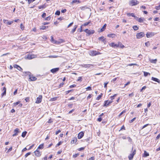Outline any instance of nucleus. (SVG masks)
Returning a JSON list of instances; mask_svg holds the SVG:
<instances>
[{
    "mask_svg": "<svg viewBox=\"0 0 160 160\" xmlns=\"http://www.w3.org/2000/svg\"><path fill=\"white\" fill-rule=\"evenodd\" d=\"M150 125L149 124H147L144 125L140 130L139 133L142 136H144L146 134H148L149 132H150L152 129V127H148L146 129H143L145 128L148 125Z\"/></svg>",
    "mask_w": 160,
    "mask_h": 160,
    "instance_id": "obj_1",
    "label": "nucleus"
},
{
    "mask_svg": "<svg viewBox=\"0 0 160 160\" xmlns=\"http://www.w3.org/2000/svg\"><path fill=\"white\" fill-rule=\"evenodd\" d=\"M25 74H27V75H28L29 77V81H35L37 80V78L34 77L32 75L31 73L29 72H25Z\"/></svg>",
    "mask_w": 160,
    "mask_h": 160,
    "instance_id": "obj_2",
    "label": "nucleus"
},
{
    "mask_svg": "<svg viewBox=\"0 0 160 160\" xmlns=\"http://www.w3.org/2000/svg\"><path fill=\"white\" fill-rule=\"evenodd\" d=\"M89 54L90 56H94L97 55H100L101 54V53L98 52H97L96 51H91Z\"/></svg>",
    "mask_w": 160,
    "mask_h": 160,
    "instance_id": "obj_3",
    "label": "nucleus"
},
{
    "mask_svg": "<svg viewBox=\"0 0 160 160\" xmlns=\"http://www.w3.org/2000/svg\"><path fill=\"white\" fill-rule=\"evenodd\" d=\"M139 2L137 0H131L129 2V4L131 6H135L138 4Z\"/></svg>",
    "mask_w": 160,
    "mask_h": 160,
    "instance_id": "obj_4",
    "label": "nucleus"
},
{
    "mask_svg": "<svg viewBox=\"0 0 160 160\" xmlns=\"http://www.w3.org/2000/svg\"><path fill=\"white\" fill-rule=\"evenodd\" d=\"M132 152L131 153L129 156H128V158L129 160H132V159L133 158L134 156L136 154V150L135 149H134V150H133V148L132 147Z\"/></svg>",
    "mask_w": 160,
    "mask_h": 160,
    "instance_id": "obj_5",
    "label": "nucleus"
},
{
    "mask_svg": "<svg viewBox=\"0 0 160 160\" xmlns=\"http://www.w3.org/2000/svg\"><path fill=\"white\" fill-rule=\"evenodd\" d=\"M145 34L143 32H140L137 33L136 34L137 38V39H140L145 36Z\"/></svg>",
    "mask_w": 160,
    "mask_h": 160,
    "instance_id": "obj_6",
    "label": "nucleus"
},
{
    "mask_svg": "<svg viewBox=\"0 0 160 160\" xmlns=\"http://www.w3.org/2000/svg\"><path fill=\"white\" fill-rule=\"evenodd\" d=\"M20 132V129L18 128H17L14 131V134L12 135V137H14L17 136Z\"/></svg>",
    "mask_w": 160,
    "mask_h": 160,
    "instance_id": "obj_7",
    "label": "nucleus"
},
{
    "mask_svg": "<svg viewBox=\"0 0 160 160\" xmlns=\"http://www.w3.org/2000/svg\"><path fill=\"white\" fill-rule=\"evenodd\" d=\"M42 96L41 95H39V97L37 98L36 101L35 102L36 103H39L42 100Z\"/></svg>",
    "mask_w": 160,
    "mask_h": 160,
    "instance_id": "obj_8",
    "label": "nucleus"
},
{
    "mask_svg": "<svg viewBox=\"0 0 160 160\" xmlns=\"http://www.w3.org/2000/svg\"><path fill=\"white\" fill-rule=\"evenodd\" d=\"M84 31L86 33L88 34L89 35L93 34L94 31L93 30H89L88 29H86L84 30Z\"/></svg>",
    "mask_w": 160,
    "mask_h": 160,
    "instance_id": "obj_9",
    "label": "nucleus"
},
{
    "mask_svg": "<svg viewBox=\"0 0 160 160\" xmlns=\"http://www.w3.org/2000/svg\"><path fill=\"white\" fill-rule=\"evenodd\" d=\"M34 153H35V155L37 157H39L41 155V152H40V151L37 149L34 152Z\"/></svg>",
    "mask_w": 160,
    "mask_h": 160,
    "instance_id": "obj_10",
    "label": "nucleus"
},
{
    "mask_svg": "<svg viewBox=\"0 0 160 160\" xmlns=\"http://www.w3.org/2000/svg\"><path fill=\"white\" fill-rule=\"evenodd\" d=\"M155 35V33L152 32H148L146 34L147 38H149L151 37L152 36H153Z\"/></svg>",
    "mask_w": 160,
    "mask_h": 160,
    "instance_id": "obj_11",
    "label": "nucleus"
},
{
    "mask_svg": "<svg viewBox=\"0 0 160 160\" xmlns=\"http://www.w3.org/2000/svg\"><path fill=\"white\" fill-rule=\"evenodd\" d=\"M36 57V56L34 54L29 55L28 54L27 57V58L28 59H31Z\"/></svg>",
    "mask_w": 160,
    "mask_h": 160,
    "instance_id": "obj_12",
    "label": "nucleus"
},
{
    "mask_svg": "<svg viewBox=\"0 0 160 160\" xmlns=\"http://www.w3.org/2000/svg\"><path fill=\"white\" fill-rule=\"evenodd\" d=\"M59 70V68H52L50 70V71L53 73H55L56 72L58 71Z\"/></svg>",
    "mask_w": 160,
    "mask_h": 160,
    "instance_id": "obj_13",
    "label": "nucleus"
},
{
    "mask_svg": "<svg viewBox=\"0 0 160 160\" xmlns=\"http://www.w3.org/2000/svg\"><path fill=\"white\" fill-rule=\"evenodd\" d=\"M112 102V101H109L108 102V100L105 101H104V104L103 105V107L107 106H108L110 103Z\"/></svg>",
    "mask_w": 160,
    "mask_h": 160,
    "instance_id": "obj_14",
    "label": "nucleus"
},
{
    "mask_svg": "<svg viewBox=\"0 0 160 160\" xmlns=\"http://www.w3.org/2000/svg\"><path fill=\"white\" fill-rule=\"evenodd\" d=\"M84 136V133L83 132H80L78 135V138L79 139L81 138Z\"/></svg>",
    "mask_w": 160,
    "mask_h": 160,
    "instance_id": "obj_15",
    "label": "nucleus"
},
{
    "mask_svg": "<svg viewBox=\"0 0 160 160\" xmlns=\"http://www.w3.org/2000/svg\"><path fill=\"white\" fill-rule=\"evenodd\" d=\"M14 68H17L18 70L20 71H22V69L19 66L17 65H14Z\"/></svg>",
    "mask_w": 160,
    "mask_h": 160,
    "instance_id": "obj_16",
    "label": "nucleus"
},
{
    "mask_svg": "<svg viewBox=\"0 0 160 160\" xmlns=\"http://www.w3.org/2000/svg\"><path fill=\"white\" fill-rule=\"evenodd\" d=\"M98 39L99 40L102 41L104 44H105L106 43V39L104 38L103 37H99L98 38Z\"/></svg>",
    "mask_w": 160,
    "mask_h": 160,
    "instance_id": "obj_17",
    "label": "nucleus"
},
{
    "mask_svg": "<svg viewBox=\"0 0 160 160\" xmlns=\"http://www.w3.org/2000/svg\"><path fill=\"white\" fill-rule=\"evenodd\" d=\"M152 80L153 81L157 82L159 83H160V80L158 78L153 77H152Z\"/></svg>",
    "mask_w": 160,
    "mask_h": 160,
    "instance_id": "obj_18",
    "label": "nucleus"
},
{
    "mask_svg": "<svg viewBox=\"0 0 160 160\" xmlns=\"http://www.w3.org/2000/svg\"><path fill=\"white\" fill-rule=\"evenodd\" d=\"M51 40L52 42H53L56 44H58L59 43L58 42L55 41L52 36L51 37Z\"/></svg>",
    "mask_w": 160,
    "mask_h": 160,
    "instance_id": "obj_19",
    "label": "nucleus"
},
{
    "mask_svg": "<svg viewBox=\"0 0 160 160\" xmlns=\"http://www.w3.org/2000/svg\"><path fill=\"white\" fill-rule=\"evenodd\" d=\"M107 24H105L103 26L102 28L100 29V31H99L100 32H102L104 31L106 27Z\"/></svg>",
    "mask_w": 160,
    "mask_h": 160,
    "instance_id": "obj_20",
    "label": "nucleus"
},
{
    "mask_svg": "<svg viewBox=\"0 0 160 160\" xmlns=\"http://www.w3.org/2000/svg\"><path fill=\"white\" fill-rule=\"evenodd\" d=\"M82 67L84 68H90L91 66H93V65L92 64H84L83 65H82Z\"/></svg>",
    "mask_w": 160,
    "mask_h": 160,
    "instance_id": "obj_21",
    "label": "nucleus"
},
{
    "mask_svg": "<svg viewBox=\"0 0 160 160\" xmlns=\"http://www.w3.org/2000/svg\"><path fill=\"white\" fill-rule=\"evenodd\" d=\"M77 138L76 137H74L73 138V139L72 140L71 142L72 143H74L77 142Z\"/></svg>",
    "mask_w": 160,
    "mask_h": 160,
    "instance_id": "obj_22",
    "label": "nucleus"
},
{
    "mask_svg": "<svg viewBox=\"0 0 160 160\" xmlns=\"http://www.w3.org/2000/svg\"><path fill=\"white\" fill-rule=\"evenodd\" d=\"M129 16H131L132 17H134L135 18H138L137 17H136L135 16L134 14L133 13H128L127 14Z\"/></svg>",
    "mask_w": 160,
    "mask_h": 160,
    "instance_id": "obj_23",
    "label": "nucleus"
},
{
    "mask_svg": "<svg viewBox=\"0 0 160 160\" xmlns=\"http://www.w3.org/2000/svg\"><path fill=\"white\" fill-rule=\"evenodd\" d=\"M77 28V25H75L73 28L72 30V31L71 32V33H73L76 30V28Z\"/></svg>",
    "mask_w": 160,
    "mask_h": 160,
    "instance_id": "obj_24",
    "label": "nucleus"
},
{
    "mask_svg": "<svg viewBox=\"0 0 160 160\" xmlns=\"http://www.w3.org/2000/svg\"><path fill=\"white\" fill-rule=\"evenodd\" d=\"M80 3L81 2L79 0H73L72 2H71V4H73V3Z\"/></svg>",
    "mask_w": 160,
    "mask_h": 160,
    "instance_id": "obj_25",
    "label": "nucleus"
},
{
    "mask_svg": "<svg viewBox=\"0 0 160 160\" xmlns=\"http://www.w3.org/2000/svg\"><path fill=\"white\" fill-rule=\"evenodd\" d=\"M44 148V144H42L39 145L37 149L38 150L39 149H42Z\"/></svg>",
    "mask_w": 160,
    "mask_h": 160,
    "instance_id": "obj_26",
    "label": "nucleus"
},
{
    "mask_svg": "<svg viewBox=\"0 0 160 160\" xmlns=\"http://www.w3.org/2000/svg\"><path fill=\"white\" fill-rule=\"evenodd\" d=\"M3 90H4V92H3L2 93V96L5 95L6 94V88L5 87H4L3 88Z\"/></svg>",
    "mask_w": 160,
    "mask_h": 160,
    "instance_id": "obj_27",
    "label": "nucleus"
},
{
    "mask_svg": "<svg viewBox=\"0 0 160 160\" xmlns=\"http://www.w3.org/2000/svg\"><path fill=\"white\" fill-rule=\"evenodd\" d=\"M115 36V35L114 34H109L107 35L108 37H112V38H114Z\"/></svg>",
    "mask_w": 160,
    "mask_h": 160,
    "instance_id": "obj_28",
    "label": "nucleus"
},
{
    "mask_svg": "<svg viewBox=\"0 0 160 160\" xmlns=\"http://www.w3.org/2000/svg\"><path fill=\"white\" fill-rule=\"evenodd\" d=\"M46 6L45 4H44L38 7V8L39 9H43L46 8Z\"/></svg>",
    "mask_w": 160,
    "mask_h": 160,
    "instance_id": "obj_29",
    "label": "nucleus"
},
{
    "mask_svg": "<svg viewBox=\"0 0 160 160\" xmlns=\"http://www.w3.org/2000/svg\"><path fill=\"white\" fill-rule=\"evenodd\" d=\"M111 46L112 47H119V45L115 44L114 43H111Z\"/></svg>",
    "mask_w": 160,
    "mask_h": 160,
    "instance_id": "obj_30",
    "label": "nucleus"
},
{
    "mask_svg": "<svg viewBox=\"0 0 160 160\" xmlns=\"http://www.w3.org/2000/svg\"><path fill=\"white\" fill-rule=\"evenodd\" d=\"M143 72V73H144V76L145 77H147L148 75H150V73H149V72H145V71Z\"/></svg>",
    "mask_w": 160,
    "mask_h": 160,
    "instance_id": "obj_31",
    "label": "nucleus"
},
{
    "mask_svg": "<svg viewBox=\"0 0 160 160\" xmlns=\"http://www.w3.org/2000/svg\"><path fill=\"white\" fill-rule=\"evenodd\" d=\"M144 20V18H139L138 19V21L139 22H143Z\"/></svg>",
    "mask_w": 160,
    "mask_h": 160,
    "instance_id": "obj_32",
    "label": "nucleus"
},
{
    "mask_svg": "<svg viewBox=\"0 0 160 160\" xmlns=\"http://www.w3.org/2000/svg\"><path fill=\"white\" fill-rule=\"evenodd\" d=\"M133 29L135 31H136L138 29V27L137 25H135L132 27Z\"/></svg>",
    "mask_w": 160,
    "mask_h": 160,
    "instance_id": "obj_33",
    "label": "nucleus"
},
{
    "mask_svg": "<svg viewBox=\"0 0 160 160\" xmlns=\"http://www.w3.org/2000/svg\"><path fill=\"white\" fill-rule=\"evenodd\" d=\"M27 133V132H26V131L23 132H22V136L23 138L25 137V136H26Z\"/></svg>",
    "mask_w": 160,
    "mask_h": 160,
    "instance_id": "obj_34",
    "label": "nucleus"
},
{
    "mask_svg": "<svg viewBox=\"0 0 160 160\" xmlns=\"http://www.w3.org/2000/svg\"><path fill=\"white\" fill-rule=\"evenodd\" d=\"M144 156L145 157H146L149 155V153L145 151L144 152Z\"/></svg>",
    "mask_w": 160,
    "mask_h": 160,
    "instance_id": "obj_35",
    "label": "nucleus"
},
{
    "mask_svg": "<svg viewBox=\"0 0 160 160\" xmlns=\"http://www.w3.org/2000/svg\"><path fill=\"white\" fill-rule=\"evenodd\" d=\"M58 98V97H54L53 98H51L50 99V101H55L56 100H57V99Z\"/></svg>",
    "mask_w": 160,
    "mask_h": 160,
    "instance_id": "obj_36",
    "label": "nucleus"
},
{
    "mask_svg": "<svg viewBox=\"0 0 160 160\" xmlns=\"http://www.w3.org/2000/svg\"><path fill=\"white\" fill-rule=\"evenodd\" d=\"M80 8L82 10H84L85 9L88 8V7H87L86 6L81 7Z\"/></svg>",
    "mask_w": 160,
    "mask_h": 160,
    "instance_id": "obj_37",
    "label": "nucleus"
},
{
    "mask_svg": "<svg viewBox=\"0 0 160 160\" xmlns=\"http://www.w3.org/2000/svg\"><path fill=\"white\" fill-rule=\"evenodd\" d=\"M126 110L125 109L124 110L122 111L118 115L119 117H120L123 113L125 112Z\"/></svg>",
    "mask_w": 160,
    "mask_h": 160,
    "instance_id": "obj_38",
    "label": "nucleus"
},
{
    "mask_svg": "<svg viewBox=\"0 0 160 160\" xmlns=\"http://www.w3.org/2000/svg\"><path fill=\"white\" fill-rule=\"evenodd\" d=\"M60 12L59 10L57 11L55 13V14L56 15H60Z\"/></svg>",
    "mask_w": 160,
    "mask_h": 160,
    "instance_id": "obj_39",
    "label": "nucleus"
},
{
    "mask_svg": "<svg viewBox=\"0 0 160 160\" xmlns=\"http://www.w3.org/2000/svg\"><path fill=\"white\" fill-rule=\"evenodd\" d=\"M48 26H42L40 28L41 29H42V30H44L46 29V28H48Z\"/></svg>",
    "mask_w": 160,
    "mask_h": 160,
    "instance_id": "obj_40",
    "label": "nucleus"
},
{
    "mask_svg": "<svg viewBox=\"0 0 160 160\" xmlns=\"http://www.w3.org/2000/svg\"><path fill=\"white\" fill-rule=\"evenodd\" d=\"M20 101H18L16 102H15V103H13V106H16V105H18L20 103Z\"/></svg>",
    "mask_w": 160,
    "mask_h": 160,
    "instance_id": "obj_41",
    "label": "nucleus"
},
{
    "mask_svg": "<svg viewBox=\"0 0 160 160\" xmlns=\"http://www.w3.org/2000/svg\"><path fill=\"white\" fill-rule=\"evenodd\" d=\"M155 9L157 10H159L160 9V4L158 6H156L155 7Z\"/></svg>",
    "mask_w": 160,
    "mask_h": 160,
    "instance_id": "obj_42",
    "label": "nucleus"
},
{
    "mask_svg": "<svg viewBox=\"0 0 160 160\" xmlns=\"http://www.w3.org/2000/svg\"><path fill=\"white\" fill-rule=\"evenodd\" d=\"M117 95V94H115L114 95H113L112 96H111L110 97V98L111 99V100H112L114 99V98L115 97H116Z\"/></svg>",
    "mask_w": 160,
    "mask_h": 160,
    "instance_id": "obj_43",
    "label": "nucleus"
},
{
    "mask_svg": "<svg viewBox=\"0 0 160 160\" xmlns=\"http://www.w3.org/2000/svg\"><path fill=\"white\" fill-rule=\"evenodd\" d=\"M90 22H86L84 23L82 25V26H86L87 25H88V24H89Z\"/></svg>",
    "mask_w": 160,
    "mask_h": 160,
    "instance_id": "obj_44",
    "label": "nucleus"
},
{
    "mask_svg": "<svg viewBox=\"0 0 160 160\" xmlns=\"http://www.w3.org/2000/svg\"><path fill=\"white\" fill-rule=\"evenodd\" d=\"M102 94L101 95H99L96 98V99L98 100H99L102 97Z\"/></svg>",
    "mask_w": 160,
    "mask_h": 160,
    "instance_id": "obj_45",
    "label": "nucleus"
},
{
    "mask_svg": "<svg viewBox=\"0 0 160 160\" xmlns=\"http://www.w3.org/2000/svg\"><path fill=\"white\" fill-rule=\"evenodd\" d=\"M146 88V86H143L142 88V89L140 90V92H142V91L143 90H145Z\"/></svg>",
    "mask_w": 160,
    "mask_h": 160,
    "instance_id": "obj_46",
    "label": "nucleus"
},
{
    "mask_svg": "<svg viewBox=\"0 0 160 160\" xmlns=\"http://www.w3.org/2000/svg\"><path fill=\"white\" fill-rule=\"evenodd\" d=\"M20 28H21V29H22V30H23L24 28V26L22 25V23H21L20 24Z\"/></svg>",
    "mask_w": 160,
    "mask_h": 160,
    "instance_id": "obj_47",
    "label": "nucleus"
},
{
    "mask_svg": "<svg viewBox=\"0 0 160 160\" xmlns=\"http://www.w3.org/2000/svg\"><path fill=\"white\" fill-rule=\"evenodd\" d=\"M64 84V83L63 82H62V83H61L59 84V88H60L61 87H62Z\"/></svg>",
    "mask_w": 160,
    "mask_h": 160,
    "instance_id": "obj_48",
    "label": "nucleus"
},
{
    "mask_svg": "<svg viewBox=\"0 0 160 160\" xmlns=\"http://www.w3.org/2000/svg\"><path fill=\"white\" fill-rule=\"evenodd\" d=\"M77 81L81 82L82 81V77H78V79L77 80Z\"/></svg>",
    "mask_w": 160,
    "mask_h": 160,
    "instance_id": "obj_49",
    "label": "nucleus"
},
{
    "mask_svg": "<svg viewBox=\"0 0 160 160\" xmlns=\"http://www.w3.org/2000/svg\"><path fill=\"white\" fill-rule=\"evenodd\" d=\"M31 154V152H28V153H27L25 154V157L26 158V157H27L28 155H30V154Z\"/></svg>",
    "mask_w": 160,
    "mask_h": 160,
    "instance_id": "obj_50",
    "label": "nucleus"
},
{
    "mask_svg": "<svg viewBox=\"0 0 160 160\" xmlns=\"http://www.w3.org/2000/svg\"><path fill=\"white\" fill-rule=\"evenodd\" d=\"M73 22H71V23H70L68 26L67 28H68L70 27L73 24Z\"/></svg>",
    "mask_w": 160,
    "mask_h": 160,
    "instance_id": "obj_51",
    "label": "nucleus"
},
{
    "mask_svg": "<svg viewBox=\"0 0 160 160\" xmlns=\"http://www.w3.org/2000/svg\"><path fill=\"white\" fill-rule=\"evenodd\" d=\"M78 155H79V154H78V153L75 154H74L73 155V158H75L77 157Z\"/></svg>",
    "mask_w": 160,
    "mask_h": 160,
    "instance_id": "obj_52",
    "label": "nucleus"
},
{
    "mask_svg": "<svg viewBox=\"0 0 160 160\" xmlns=\"http://www.w3.org/2000/svg\"><path fill=\"white\" fill-rule=\"evenodd\" d=\"M51 17L50 16H49L48 17H47L45 19V20H50L51 19Z\"/></svg>",
    "mask_w": 160,
    "mask_h": 160,
    "instance_id": "obj_53",
    "label": "nucleus"
},
{
    "mask_svg": "<svg viewBox=\"0 0 160 160\" xmlns=\"http://www.w3.org/2000/svg\"><path fill=\"white\" fill-rule=\"evenodd\" d=\"M46 13L45 12H44L42 14V18H45V17L46 16Z\"/></svg>",
    "mask_w": 160,
    "mask_h": 160,
    "instance_id": "obj_54",
    "label": "nucleus"
},
{
    "mask_svg": "<svg viewBox=\"0 0 160 160\" xmlns=\"http://www.w3.org/2000/svg\"><path fill=\"white\" fill-rule=\"evenodd\" d=\"M87 90H91L92 88L90 86H89L88 87L86 88Z\"/></svg>",
    "mask_w": 160,
    "mask_h": 160,
    "instance_id": "obj_55",
    "label": "nucleus"
},
{
    "mask_svg": "<svg viewBox=\"0 0 160 160\" xmlns=\"http://www.w3.org/2000/svg\"><path fill=\"white\" fill-rule=\"evenodd\" d=\"M157 61V60L156 59H155L154 60H152V61H151V62L153 63H156V62Z\"/></svg>",
    "mask_w": 160,
    "mask_h": 160,
    "instance_id": "obj_56",
    "label": "nucleus"
},
{
    "mask_svg": "<svg viewBox=\"0 0 160 160\" xmlns=\"http://www.w3.org/2000/svg\"><path fill=\"white\" fill-rule=\"evenodd\" d=\"M108 82H105L104 83V87L105 88H106L107 87V85L108 84Z\"/></svg>",
    "mask_w": 160,
    "mask_h": 160,
    "instance_id": "obj_57",
    "label": "nucleus"
},
{
    "mask_svg": "<svg viewBox=\"0 0 160 160\" xmlns=\"http://www.w3.org/2000/svg\"><path fill=\"white\" fill-rule=\"evenodd\" d=\"M76 86V85L75 84H73L69 86V88H73L75 87Z\"/></svg>",
    "mask_w": 160,
    "mask_h": 160,
    "instance_id": "obj_58",
    "label": "nucleus"
},
{
    "mask_svg": "<svg viewBox=\"0 0 160 160\" xmlns=\"http://www.w3.org/2000/svg\"><path fill=\"white\" fill-rule=\"evenodd\" d=\"M12 147H11L8 150V151H7V153H8L10 152L11 151H12Z\"/></svg>",
    "mask_w": 160,
    "mask_h": 160,
    "instance_id": "obj_59",
    "label": "nucleus"
},
{
    "mask_svg": "<svg viewBox=\"0 0 160 160\" xmlns=\"http://www.w3.org/2000/svg\"><path fill=\"white\" fill-rule=\"evenodd\" d=\"M127 139L129 142H131L132 141V139L129 137H128Z\"/></svg>",
    "mask_w": 160,
    "mask_h": 160,
    "instance_id": "obj_60",
    "label": "nucleus"
},
{
    "mask_svg": "<svg viewBox=\"0 0 160 160\" xmlns=\"http://www.w3.org/2000/svg\"><path fill=\"white\" fill-rule=\"evenodd\" d=\"M136 118H133L130 121H129V122L131 123V122H132L135 120Z\"/></svg>",
    "mask_w": 160,
    "mask_h": 160,
    "instance_id": "obj_61",
    "label": "nucleus"
},
{
    "mask_svg": "<svg viewBox=\"0 0 160 160\" xmlns=\"http://www.w3.org/2000/svg\"><path fill=\"white\" fill-rule=\"evenodd\" d=\"M102 120V118L101 117H99V118L98 119V121L99 122H100Z\"/></svg>",
    "mask_w": 160,
    "mask_h": 160,
    "instance_id": "obj_62",
    "label": "nucleus"
},
{
    "mask_svg": "<svg viewBox=\"0 0 160 160\" xmlns=\"http://www.w3.org/2000/svg\"><path fill=\"white\" fill-rule=\"evenodd\" d=\"M84 149V147H82V148H79L78 149V150H79V151H82V150H83Z\"/></svg>",
    "mask_w": 160,
    "mask_h": 160,
    "instance_id": "obj_63",
    "label": "nucleus"
},
{
    "mask_svg": "<svg viewBox=\"0 0 160 160\" xmlns=\"http://www.w3.org/2000/svg\"><path fill=\"white\" fill-rule=\"evenodd\" d=\"M62 142L61 141L59 142L56 145L57 146H58L61 144Z\"/></svg>",
    "mask_w": 160,
    "mask_h": 160,
    "instance_id": "obj_64",
    "label": "nucleus"
}]
</instances>
